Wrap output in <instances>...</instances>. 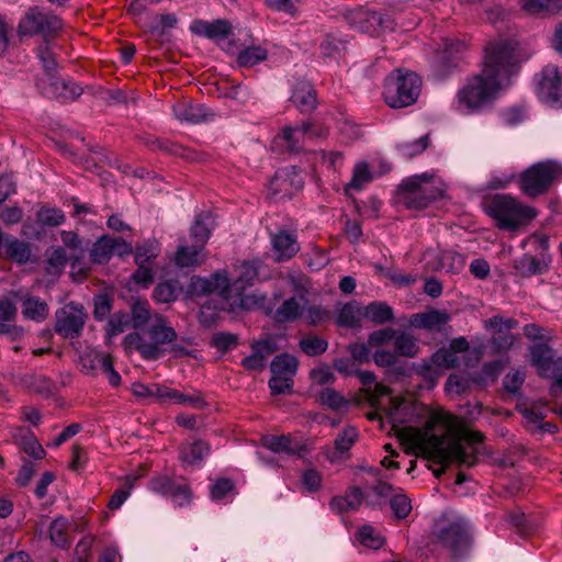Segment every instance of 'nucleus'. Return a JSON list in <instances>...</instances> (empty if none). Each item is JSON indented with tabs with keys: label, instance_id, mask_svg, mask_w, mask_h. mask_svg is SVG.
Returning <instances> with one entry per match:
<instances>
[{
	"label": "nucleus",
	"instance_id": "1",
	"mask_svg": "<svg viewBox=\"0 0 562 562\" xmlns=\"http://www.w3.org/2000/svg\"><path fill=\"white\" fill-rule=\"evenodd\" d=\"M461 417L446 411L434 412L428 430H414L409 437L411 448L437 463L446 465L457 462L472 467L476 463L482 435L465 428L481 415L480 403H467L461 407Z\"/></svg>",
	"mask_w": 562,
	"mask_h": 562
},
{
	"label": "nucleus",
	"instance_id": "2",
	"mask_svg": "<svg viewBox=\"0 0 562 562\" xmlns=\"http://www.w3.org/2000/svg\"><path fill=\"white\" fill-rule=\"evenodd\" d=\"M516 71L515 47L508 42L490 44L485 48L481 72L458 91L454 109L465 115L479 112L509 85L510 77Z\"/></svg>",
	"mask_w": 562,
	"mask_h": 562
},
{
	"label": "nucleus",
	"instance_id": "3",
	"mask_svg": "<svg viewBox=\"0 0 562 562\" xmlns=\"http://www.w3.org/2000/svg\"><path fill=\"white\" fill-rule=\"evenodd\" d=\"M132 326L136 330L124 338L126 348H134L145 360H156L167 353L173 357L188 355L187 348L178 342V334L168 318L153 312L149 303L136 301L132 305Z\"/></svg>",
	"mask_w": 562,
	"mask_h": 562
},
{
	"label": "nucleus",
	"instance_id": "4",
	"mask_svg": "<svg viewBox=\"0 0 562 562\" xmlns=\"http://www.w3.org/2000/svg\"><path fill=\"white\" fill-rule=\"evenodd\" d=\"M431 536L434 542L447 549L453 558L464 555L471 548V525L454 512H445L435 520Z\"/></svg>",
	"mask_w": 562,
	"mask_h": 562
},
{
	"label": "nucleus",
	"instance_id": "5",
	"mask_svg": "<svg viewBox=\"0 0 562 562\" xmlns=\"http://www.w3.org/2000/svg\"><path fill=\"white\" fill-rule=\"evenodd\" d=\"M486 211L503 229H516L537 216L533 207L506 194L495 195L486 205Z\"/></svg>",
	"mask_w": 562,
	"mask_h": 562
},
{
	"label": "nucleus",
	"instance_id": "6",
	"mask_svg": "<svg viewBox=\"0 0 562 562\" xmlns=\"http://www.w3.org/2000/svg\"><path fill=\"white\" fill-rule=\"evenodd\" d=\"M442 190L427 175L413 176L402 181L398 201L409 210H424L441 196Z\"/></svg>",
	"mask_w": 562,
	"mask_h": 562
},
{
	"label": "nucleus",
	"instance_id": "7",
	"mask_svg": "<svg viewBox=\"0 0 562 562\" xmlns=\"http://www.w3.org/2000/svg\"><path fill=\"white\" fill-rule=\"evenodd\" d=\"M420 87L419 76L414 72L402 74L397 70L386 78L383 97L391 108H406L416 102Z\"/></svg>",
	"mask_w": 562,
	"mask_h": 562
},
{
	"label": "nucleus",
	"instance_id": "8",
	"mask_svg": "<svg viewBox=\"0 0 562 562\" xmlns=\"http://www.w3.org/2000/svg\"><path fill=\"white\" fill-rule=\"evenodd\" d=\"M520 189L531 198L543 194L550 186L562 180V165L548 160L533 164L520 175Z\"/></svg>",
	"mask_w": 562,
	"mask_h": 562
},
{
	"label": "nucleus",
	"instance_id": "9",
	"mask_svg": "<svg viewBox=\"0 0 562 562\" xmlns=\"http://www.w3.org/2000/svg\"><path fill=\"white\" fill-rule=\"evenodd\" d=\"M64 23L59 16L38 8H30L19 22V33L21 35L42 34L45 40L61 31Z\"/></svg>",
	"mask_w": 562,
	"mask_h": 562
},
{
	"label": "nucleus",
	"instance_id": "10",
	"mask_svg": "<svg viewBox=\"0 0 562 562\" xmlns=\"http://www.w3.org/2000/svg\"><path fill=\"white\" fill-rule=\"evenodd\" d=\"M536 91L544 104L562 108V72L558 66L549 64L536 76Z\"/></svg>",
	"mask_w": 562,
	"mask_h": 562
},
{
	"label": "nucleus",
	"instance_id": "11",
	"mask_svg": "<svg viewBox=\"0 0 562 562\" xmlns=\"http://www.w3.org/2000/svg\"><path fill=\"white\" fill-rule=\"evenodd\" d=\"M530 362L542 378L553 380V386L562 389V358L547 344L530 348Z\"/></svg>",
	"mask_w": 562,
	"mask_h": 562
},
{
	"label": "nucleus",
	"instance_id": "12",
	"mask_svg": "<svg viewBox=\"0 0 562 562\" xmlns=\"http://www.w3.org/2000/svg\"><path fill=\"white\" fill-rule=\"evenodd\" d=\"M346 19L351 27L372 36L391 32L395 27V22L390 16H383L379 12L369 11L362 8L350 11Z\"/></svg>",
	"mask_w": 562,
	"mask_h": 562
},
{
	"label": "nucleus",
	"instance_id": "13",
	"mask_svg": "<svg viewBox=\"0 0 562 562\" xmlns=\"http://www.w3.org/2000/svg\"><path fill=\"white\" fill-rule=\"evenodd\" d=\"M86 318L82 306L69 303L56 312L55 331L64 338H77L82 331Z\"/></svg>",
	"mask_w": 562,
	"mask_h": 562
},
{
	"label": "nucleus",
	"instance_id": "14",
	"mask_svg": "<svg viewBox=\"0 0 562 562\" xmlns=\"http://www.w3.org/2000/svg\"><path fill=\"white\" fill-rule=\"evenodd\" d=\"M36 86L47 98L61 102L74 101L82 94V88L78 83L56 76L40 78Z\"/></svg>",
	"mask_w": 562,
	"mask_h": 562
},
{
	"label": "nucleus",
	"instance_id": "15",
	"mask_svg": "<svg viewBox=\"0 0 562 562\" xmlns=\"http://www.w3.org/2000/svg\"><path fill=\"white\" fill-rule=\"evenodd\" d=\"M133 251L131 243L120 237L101 236L90 250V258L95 263L108 262L113 255L124 256Z\"/></svg>",
	"mask_w": 562,
	"mask_h": 562
},
{
	"label": "nucleus",
	"instance_id": "16",
	"mask_svg": "<svg viewBox=\"0 0 562 562\" xmlns=\"http://www.w3.org/2000/svg\"><path fill=\"white\" fill-rule=\"evenodd\" d=\"M303 178L294 166L277 171L270 182L273 193L281 194L282 196H291L295 192L300 191L303 188Z\"/></svg>",
	"mask_w": 562,
	"mask_h": 562
},
{
	"label": "nucleus",
	"instance_id": "17",
	"mask_svg": "<svg viewBox=\"0 0 562 562\" xmlns=\"http://www.w3.org/2000/svg\"><path fill=\"white\" fill-rule=\"evenodd\" d=\"M373 490L378 495L390 498V506L397 519L406 518L412 512V502L401 488L386 482H379Z\"/></svg>",
	"mask_w": 562,
	"mask_h": 562
},
{
	"label": "nucleus",
	"instance_id": "18",
	"mask_svg": "<svg viewBox=\"0 0 562 562\" xmlns=\"http://www.w3.org/2000/svg\"><path fill=\"white\" fill-rule=\"evenodd\" d=\"M271 246L277 261L291 259L300 249L296 236L284 229L271 236Z\"/></svg>",
	"mask_w": 562,
	"mask_h": 562
},
{
	"label": "nucleus",
	"instance_id": "19",
	"mask_svg": "<svg viewBox=\"0 0 562 562\" xmlns=\"http://www.w3.org/2000/svg\"><path fill=\"white\" fill-rule=\"evenodd\" d=\"M195 288L202 293H216L224 299H232L234 292L226 271H217L207 279H198Z\"/></svg>",
	"mask_w": 562,
	"mask_h": 562
},
{
	"label": "nucleus",
	"instance_id": "20",
	"mask_svg": "<svg viewBox=\"0 0 562 562\" xmlns=\"http://www.w3.org/2000/svg\"><path fill=\"white\" fill-rule=\"evenodd\" d=\"M190 30L196 35L216 42L227 38L232 33V26L226 20H215L212 22L196 20L192 22Z\"/></svg>",
	"mask_w": 562,
	"mask_h": 562
},
{
	"label": "nucleus",
	"instance_id": "21",
	"mask_svg": "<svg viewBox=\"0 0 562 562\" xmlns=\"http://www.w3.org/2000/svg\"><path fill=\"white\" fill-rule=\"evenodd\" d=\"M312 136V124L304 122L295 126L284 127L282 134L277 136L273 144L283 142L290 151H297L302 148L305 137Z\"/></svg>",
	"mask_w": 562,
	"mask_h": 562
},
{
	"label": "nucleus",
	"instance_id": "22",
	"mask_svg": "<svg viewBox=\"0 0 562 562\" xmlns=\"http://www.w3.org/2000/svg\"><path fill=\"white\" fill-rule=\"evenodd\" d=\"M240 276L233 282V291L240 297L239 305L243 308H249L250 303H255L254 296L243 295V291L252 284V281L258 277L257 266L252 262H244L241 265Z\"/></svg>",
	"mask_w": 562,
	"mask_h": 562
},
{
	"label": "nucleus",
	"instance_id": "23",
	"mask_svg": "<svg viewBox=\"0 0 562 562\" xmlns=\"http://www.w3.org/2000/svg\"><path fill=\"white\" fill-rule=\"evenodd\" d=\"M172 113L180 122L190 124H199L209 120L213 114L209 113L206 109L190 101H181L172 106Z\"/></svg>",
	"mask_w": 562,
	"mask_h": 562
},
{
	"label": "nucleus",
	"instance_id": "24",
	"mask_svg": "<svg viewBox=\"0 0 562 562\" xmlns=\"http://www.w3.org/2000/svg\"><path fill=\"white\" fill-rule=\"evenodd\" d=\"M262 446L276 453L297 454L302 456L306 451L305 447L291 437L281 435H268L261 439Z\"/></svg>",
	"mask_w": 562,
	"mask_h": 562
},
{
	"label": "nucleus",
	"instance_id": "25",
	"mask_svg": "<svg viewBox=\"0 0 562 562\" xmlns=\"http://www.w3.org/2000/svg\"><path fill=\"white\" fill-rule=\"evenodd\" d=\"M450 315L446 311L431 310L425 313L412 315L411 325L415 328L427 330H440L450 321Z\"/></svg>",
	"mask_w": 562,
	"mask_h": 562
},
{
	"label": "nucleus",
	"instance_id": "26",
	"mask_svg": "<svg viewBox=\"0 0 562 562\" xmlns=\"http://www.w3.org/2000/svg\"><path fill=\"white\" fill-rule=\"evenodd\" d=\"M215 226L214 217L210 212H202L195 215L190 229V236L196 244L204 245L211 237Z\"/></svg>",
	"mask_w": 562,
	"mask_h": 562
},
{
	"label": "nucleus",
	"instance_id": "27",
	"mask_svg": "<svg viewBox=\"0 0 562 562\" xmlns=\"http://www.w3.org/2000/svg\"><path fill=\"white\" fill-rule=\"evenodd\" d=\"M204 245L179 246L175 255V263L180 268L195 267L204 261Z\"/></svg>",
	"mask_w": 562,
	"mask_h": 562
},
{
	"label": "nucleus",
	"instance_id": "28",
	"mask_svg": "<svg viewBox=\"0 0 562 562\" xmlns=\"http://www.w3.org/2000/svg\"><path fill=\"white\" fill-rule=\"evenodd\" d=\"M304 296H292L285 300L276 311L274 319L279 323L293 322L302 317Z\"/></svg>",
	"mask_w": 562,
	"mask_h": 562
},
{
	"label": "nucleus",
	"instance_id": "29",
	"mask_svg": "<svg viewBox=\"0 0 562 562\" xmlns=\"http://www.w3.org/2000/svg\"><path fill=\"white\" fill-rule=\"evenodd\" d=\"M460 363V357L450 350L449 348H440L430 358L429 362H425L420 370V374H426L427 370H431L432 367L439 369H451L458 367Z\"/></svg>",
	"mask_w": 562,
	"mask_h": 562
},
{
	"label": "nucleus",
	"instance_id": "30",
	"mask_svg": "<svg viewBox=\"0 0 562 562\" xmlns=\"http://www.w3.org/2000/svg\"><path fill=\"white\" fill-rule=\"evenodd\" d=\"M291 101L301 112H308L316 106V94L310 83L297 85L291 95Z\"/></svg>",
	"mask_w": 562,
	"mask_h": 562
},
{
	"label": "nucleus",
	"instance_id": "31",
	"mask_svg": "<svg viewBox=\"0 0 562 562\" xmlns=\"http://www.w3.org/2000/svg\"><path fill=\"white\" fill-rule=\"evenodd\" d=\"M465 44L459 40H450L442 38V44L440 45V49L438 52V65L439 66H448L453 60L460 58L462 53L465 50Z\"/></svg>",
	"mask_w": 562,
	"mask_h": 562
},
{
	"label": "nucleus",
	"instance_id": "32",
	"mask_svg": "<svg viewBox=\"0 0 562 562\" xmlns=\"http://www.w3.org/2000/svg\"><path fill=\"white\" fill-rule=\"evenodd\" d=\"M297 359L289 353H280L276 356L270 363L272 374H280L289 378H294L297 372Z\"/></svg>",
	"mask_w": 562,
	"mask_h": 562
},
{
	"label": "nucleus",
	"instance_id": "33",
	"mask_svg": "<svg viewBox=\"0 0 562 562\" xmlns=\"http://www.w3.org/2000/svg\"><path fill=\"white\" fill-rule=\"evenodd\" d=\"M182 292V286L176 280L159 282L153 292V296L158 303H171L178 299Z\"/></svg>",
	"mask_w": 562,
	"mask_h": 562
},
{
	"label": "nucleus",
	"instance_id": "34",
	"mask_svg": "<svg viewBox=\"0 0 562 562\" xmlns=\"http://www.w3.org/2000/svg\"><path fill=\"white\" fill-rule=\"evenodd\" d=\"M363 310L359 303L352 301L341 306L337 315V324L342 327H355L359 325Z\"/></svg>",
	"mask_w": 562,
	"mask_h": 562
},
{
	"label": "nucleus",
	"instance_id": "35",
	"mask_svg": "<svg viewBox=\"0 0 562 562\" xmlns=\"http://www.w3.org/2000/svg\"><path fill=\"white\" fill-rule=\"evenodd\" d=\"M363 317L375 324L391 322L394 317L393 310L385 302H372L363 310Z\"/></svg>",
	"mask_w": 562,
	"mask_h": 562
},
{
	"label": "nucleus",
	"instance_id": "36",
	"mask_svg": "<svg viewBox=\"0 0 562 562\" xmlns=\"http://www.w3.org/2000/svg\"><path fill=\"white\" fill-rule=\"evenodd\" d=\"M210 452V447L202 440L184 445L181 449V460L188 464L200 463Z\"/></svg>",
	"mask_w": 562,
	"mask_h": 562
},
{
	"label": "nucleus",
	"instance_id": "37",
	"mask_svg": "<svg viewBox=\"0 0 562 562\" xmlns=\"http://www.w3.org/2000/svg\"><path fill=\"white\" fill-rule=\"evenodd\" d=\"M22 314L25 318L42 322L48 315V306L41 299L29 296L23 301Z\"/></svg>",
	"mask_w": 562,
	"mask_h": 562
},
{
	"label": "nucleus",
	"instance_id": "38",
	"mask_svg": "<svg viewBox=\"0 0 562 562\" xmlns=\"http://www.w3.org/2000/svg\"><path fill=\"white\" fill-rule=\"evenodd\" d=\"M4 250L9 258L19 263L27 262L31 257L30 245L16 238H5Z\"/></svg>",
	"mask_w": 562,
	"mask_h": 562
},
{
	"label": "nucleus",
	"instance_id": "39",
	"mask_svg": "<svg viewBox=\"0 0 562 562\" xmlns=\"http://www.w3.org/2000/svg\"><path fill=\"white\" fill-rule=\"evenodd\" d=\"M429 146V135H423L414 140H406L396 144L397 153L404 158H412L424 153Z\"/></svg>",
	"mask_w": 562,
	"mask_h": 562
},
{
	"label": "nucleus",
	"instance_id": "40",
	"mask_svg": "<svg viewBox=\"0 0 562 562\" xmlns=\"http://www.w3.org/2000/svg\"><path fill=\"white\" fill-rule=\"evenodd\" d=\"M167 403L190 406L196 409H201L206 405L204 398L199 393H182L176 389H171Z\"/></svg>",
	"mask_w": 562,
	"mask_h": 562
},
{
	"label": "nucleus",
	"instance_id": "41",
	"mask_svg": "<svg viewBox=\"0 0 562 562\" xmlns=\"http://www.w3.org/2000/svg\"><path fill=\"white\" fill-rule=\"evenodd\" d=\"M356 538L360 544L373 550H378L384 544L382 535L370 525L362 526L358 530Z\"/></svg>",
	"mask_w": 562,
	"mask_h": 562
},
{
	"label": "nucleus",
	"instance_id": "42",
	"mask_svg": "<svg viewBox=\"0 0 562 562\" xmlns=\"http://www.w3.org/2000/svg\"><path fill=\"white\" fill-rule=\"evenodd\" d=\"M268 53L266 48L261 46H248L241 49L237 56V61L240 66L252 67L265 59H267Z\"/></svg>",
	"mask_w": 562,
	"mask_h": 562
},
{
	"label": "nucleus",
	"instance_id": "43",
	"mask_svg": "<svg viewBox=\"0 0 562 562\" xmlns=\"http://www.w3.org/2000/svg\"><path fill=\"white\" fill-rule=\"evenodd\" d=\"M160 252V245L156 239H148L143 245L135 249V262L136 265H149L151 260L158 257Z\"/></svg>",
	"mask_w": 562,
	"mask_h": 562
},
{
	"label": "nucleus",
	"instance_id": "44",
	"mask_svg": "<svg viewBox=\"0 0 562 562\" xmlns=\"http://www.w3.org/2000/svg\"><path fill=\"white\" fill-rule=\"evenodd\" d=\"M464 265L463 256L456 251L445 250L440 255L439 268L448 273H459Z\"/></svg>",
	"mask_w": 562,
	"mask_h": 562
},
{
	"label": "nucleus",
	"instance_id": "45",
	"mask_svg": "<svg viewBox=\"0 0 562 562\" xmlns=\"http://www.w3.org/2000/svg\"><path fill=\"white\" fill-rule=\"evenodd\" d=\"M36 221L41 226L55 227L65 222V214L59 209L43 206L37 212Z\"/></svg>",
	"mask_w": 562,
	"mask_h": 562
},
{
	"label": "nucleus",
	"instance_id": "46",
	"mask_svg": "<svg viewBox=\"0 0 562 562\" xmlns=\"http://www.w3.org/2000/svg\"><path fill=\"white\" fill-rule=\"evenodd\" d=\"M394 347L398 355L413 358L418 353V345L416 339L406 333L395 335Z\"/></svg>",
	"mask_w": 562,
	"mask_h": 562
},
{
	"label": "nucleus",
	"instance_id": "47",
	"mask_svg": "<svg viewBox=\"0 0 562 562\" xmlns=\"http://www.w3.org/2000/svg\"><path fill=\"white\" fill-rule=\"evenodd\" d=\"M358 439V430L348 426L344 428L334 441L335 450L338 456L348 452Z\"/></svg>",
	"mask_w": 562,
	"mask_h": 562
},
{
	"label": "nucleus",
	"instance_id": "48",
	"mask_svg": "<svg viewBox=\"0 0 562 562\" xmlns=\"http://www.w3.org/2000/svg\"><path fill=\"white\" fill-rule=\"evenodd\" d=\"M301 318L308 325H316L327 321L329 312L319 305H310L308 300L305 297Z\"/></svg>",
	"mask_w": 562,
	"mask_h": 562
},
{
	"label": "nucleus",
	"instance_id": "49",
	"mask_svg": "<svg viewBox=\"0 0 562 562\" xmlns=\"http://www.w3.org/2000/svg\"><path fill=\"white\" fill-rule=\"evenodd\" d=\"M318 401L322 405L334 411H338L348 405V402L340 393L329 387H324L319 391Z\"/></svg>",
	"mask_w": 562,
	"mask_h": 562
},
{
	"label": "nucleus",
	"instance_id": "50",
	"mask_svg": "<svg viewBox=\"0 0 562 562\" xmlns=\"http://www.w3.org/2000/svg\"><path fill=\"white\" fill-rule=\"evenodd\" d=\"M37 57L46 71V76L44 78L54 76L53 71L56 69L57 63L55 54L53 53L47 40H44V42L37 47Z\"/></svg>",
	"mask_w": 562,
	"mask_h": 562
},
{
	"label": "nucleus",
	"instance_id": "51",
	"mask_svg": "<svg viewBox=\"0 0 562 562\" xmlns=\"http://www.w3.org/2000/svg\"><path fill=\"white\" fill-rule=\"evenodd\" d=\"M301 350L310 357H315L324 353L328 348L327 340L317 337L308 336L300 341Z\"/></svg>",
	"mask_w": 562,
	"mask_h": 562
},
{
	"label": "nucleus",
	"instance_id": "52",
	"mask_svg": "<svg viewBox=\"0 0 562 562\" xmlns=\"http://www.w3.org/2000/svg\"><path fill=\"white\" fill-rule=\"evenodd\" d=\"M20 448L34 460H41L45 457V450L40 445L35 436L31 432L24 435L19 440Z\"/></svg>",
	"mask_w": 562,
	"mask_h": 562
},
{
	"label": "nucleus",
	"instance_id": "53",
	"mask_svg": "<svg viewBox=\"0 0 562 562\" xmlns=\"http://www.w3.org/2000/svg\"><path fill=\"white\" fill-rule=\"evenodd\" d=\"M371 180L372 175L370 172L368 164L360 161L353 168L352 178L348 183V188L361 190L363 186L370 182Z\"/></svg>",
	"mask_w": 562,
	"mask_h": 562
},
{
	"label": "nucleus",
	"instance_id": "54",
	"mask_svg": "<svg viewBox=\"0 0 562 562\" xmlns=\"http://www.w3.org/2000/svg\"><path fill=\"white\" fill-rule=\"evenodd\" d=\"M278 338L268 337L266 339L256 340L251 344V351H255L267 363L269 357L279 349Z\"/></svg>",
	"mask_w": 562,
	"mask_h": 562
},
{
	"label": "nucleus",
	"instance_id": "55",
	"mask_svg": "<svg viewBox=\"0 0 562 562\" xmlns=\"http://www.w3.org/2000/svg\"><path fill=\"white\" fill-rule=\"evenodd\" d=\"M102 358H111L108 353L97 349H90L81 357L82 368L87 374L93 373L97 369H102Z\"/></svg>",
	"mask_w": 562,
	"mask_h": 562
},
{
	"label": "nucleus",
	"instance_id": "56",
	"mask_svg": "<svg viewBox=\"0 0 562 562\" xmlns=\"http://www.w3.org/2000/svg\"><path fill=\"white\" fill-rule=\"evenodd\" d=\"M67 520L58 517L50 522L49 538L58 547L67 546L66 539Z\"/></svg>",
	"mask_w": 562,
	"mask_h": 562
},
{
	"label": "nucleus",
	"instance_id": "57",
	"mask_svg": "<svg viewBox=\"0 0 562 562\" xmlns=\"http://www.w3.org/2000/svg\"><path fill=\"white\" fill-rule=\"evenodd\" d=\"M212 344L217 350L226 352L237 347L238 336L226 331L215 333L212 338Z\"/></svg>",
	"mask_w": 562,
	"mask_h": 562
},
{
	"label": "nucleus",
	"instance_id": "58",
	"mask_svg": "<svg viewBox=\"0 0 562 562\" xmlns=\"http://www.w3.org/2000/svg\"><path fill=\"white\" fill-rule=\"evenodd\" d=\"M234 490V484L228 479H220L212 486L210 491L213 501H225L229 497Z\"/></svg>",
	"mask_w": 562,
	"mask_h": 562
},
{
	"label": "nucleus",
	"instance_id": "59",
	"mask_svg": "<svg viewBox=\"0 0 562 562\" xmlns=\"http://www.w3.org/2000/svg\"><path fill=\"white\" fill-rule=\"evenodd\" d=\"M47 263L54 273H59L67 263V255L63 247L57 246L48 251Z\"/></svg>",
	"mask_w": 562,
	"mask_h": 562
},
{
	"label": "nucleus",
	"instance_id": "60",
	"mask_svg": "<svg viewBox=\"0 0 562 562\" xmlns=\"http://www.w3.org/2000/svg\"><path fill=\"white\" fill-rule=\"evenodd\" d=\"M132 322L126 314H114L106 324V334L112 337L123 333Z\"/></svg>",
	"mask_w": 562,
	"mask_h": 562
},
{
	"label": "nucleus",
	"instance_id": "61",
	"mask_svg": "<svg viewBox=\"0 0 562 562\" xmlns=\"http://www.w3.org/2000/svg\"><path fill=\"white\" fill-rule=\"evenodd\" d=\"M515 171L495 170L491 173L487 187L490 189H504L515 179Z\"/></svg>",
	"mask_w": 562,
	"mask_h": 562
},
{
	"label": "nucleus",
	"instance_id": "62",
	"mask_svg": "<svg viewBox=\"0 0 562 562\" xmlns=\"http://www.w3.org/2000/svg\"><path fill=\"white\" fill-rule=\"evenodd\" d=\"M323 477L315 469H306L301 475V482L310 493L317 492L322 486Z\"/></svg>",
	"mask_w": 562,
	"mask_h": 562
},
{
	"label": "nucleus",
	"instance_id": "63",
	"mask_svg": "<svg viewBox=\"0 0 562 562\" xmlns=\"http://www.w3.org/2000/svg\"><path fill=\"white\" fill-rule=\"evenodd\" d=\"M269 387L272 394H284L291 392L293 387V378L280 374H272L269 380Z\"/></svg>",
	"mask_w": 562,
	"mask_h": 562
},
{
	"label": "nucleus",
	"instance_id": "64",
	"mask_svg": "<svg viewBox=\"0 0 562 562\" xmlns=\"http://www.w3.org/2000/svg\"><path fill=\"white\" fill-rule=\"evenodd\" d=\"M176 483L168 476H158L149 482V490L156 494L170 496Z\"/></svg>",
	"mask_w": 562,
	"mask_h": 562
}]
</instances>
